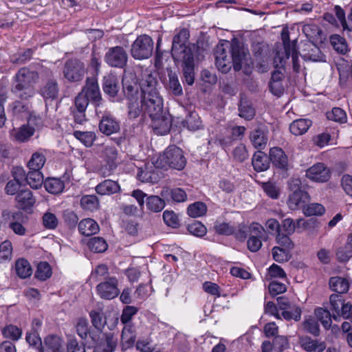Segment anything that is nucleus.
Returning a JSON list of instances; mask_svg holds the SVG:
<instances>
[{
	"label": "nucleus",
	"instance_id": "1",
	"mask_svg": "<svg viewBox=\"0 0 352 352\" xmlns=\"http://www.w3.org/2000/svg\"><path fill=\"white\" fill-rule=\"evenodd\" d=\"M248 54V49L238 38H234L231 41H223L214 51L215 65L223 74L228 73L232 67L234 71L239 72L242 69Z\"/></svg>",
	"mask_w": 352,
	"mask_h": 352
},
{
	"label": "nucleus",
	"instance_id": "2",
	"mask_svg": "<svg viewBox=\"0 0 352 352\" xmlns=\"http://www.w3.org/2000/svg\"><path fill=\"white\" fill-rule=\"evenodd\" d=\"M190 33L188 29L182 28L173 39L171 54L176 63H181L185 81L192 85L195 80V60L192 49L186 45Z\"/></svg>",
	"mask_w": 352,
	"mask_h": 352
},
{
	"label": "nucleus",
	"instance_id": "3",
	"mask_svg": "<svg viewBox=\"0 0 352 352\" xmlns=\"http://www.w3.org/2000/svg\"><path fill=\"white\" fill-rule=\"evenodd\" d=\"M157 78L151 74L140 79L141 94L138 104L140 115L148 113L151 116L159 112L162 113V111L165 110L162 97L157 88Z\"/></svg>",
	"mask_w": 352,
	"mask_h": 352
},
{
	"label": "nucleus",
	"instance_id": "4",
	"mask_svg": "<svg viewBox=\"0 0 352 352\" xmlns=\"http://www.w3.org/2000/svg\"><path fill=\"white\" fill-rule=\"evenodd\" d=\"M156 164L162 168H170L178 170H183L186 165L184 151L175 145L169 146L158 157Z\"/></svg>",
	"mask_w": 352,
	"mask_h": 352
},
{
	"label": "nucleus",
	"instance_id": "5",
	"mask_svg": "<svg viewBox=\"0 0 352 352\" xmlns=\"http://www.w3.org/2000/svg\"><path fill=\"white\" fill-rule=\"evenodd\" d=\"M122 91L128 100V116L131 119L137 118L140 116V109L138 104L140 100L139 89H140V80L139 83L127 78H122Z\"/></svg>",
	"mask_w": 352,
	"mask_h": 352
},
{
	"label": "nucleus",
	"instance_id": "6",
	"mask_svg": "<svg viewBox=\"0 0 352 352\" xmlns=\"http://www.w3.org/2000/svg\"><path fill=\"white\" fill-rule=\"evenodd\" d=\"M154 42L147 34L138 36L131 47V55L135 60H144L150 58L153 52Z\"/></svg>",
	"mask_w": 352,
	"mask_h": 352
},
{
	"label": "nucleus",
	"instance_id": "7",
	"mask_svg": "<svg viewBox=\"0 0 352 352\" xmlns=\"http://www.w3.org/2000/svg\"><path fill=\"white\" fill-rule=\"evenodd\" d=\"M85 64L78 58L67 60L63 66L64 77L70 82H78L82 80L86 73Z\"/></svg>",
	"mask_w": 352,
	"mask_h": 352
},
{
	"label": "nucleus",
	"instance_id": "8",
	"mask_svg": "<svg viewBox=\"0 0 352 352\" xmlns=\"http://www.w3.org/2000/svg\"><path fill=\"white\" fill-rule=\"evenodd\" d=\"M80 92L83 93L84 96L94 105L96 114L98 115L97 109L102 104V98L96 76L86 78L85 84Z\"/></svg>",
	"mask_w": 352,
	"mask_h": 352
},
{
	"label": "nucleus",
	"instance_id": "9",
	"mask_svg": "<svg viewBox=\"0 0 352 352\" xmlns=\"http://www.w3.org/2000/svg\"><path fill=\"white\" fill-rule=\"evenodd\" d=\"M105 62L111 67L124 68L128 60V54L121 46L110 47L104 56Z\"/></svg>",
	"mask_w": 352,
	"mask_h": 352
},
{
	"label": "nucleus",
	"instance_id": "10",
	"mask_svg": "<svg viewBox=\"0 0 352 352\" xmlns=\"http://www.w3.org/2000/svg\"><path fill=\"white\" fill-rule=\"evenodd\" d=\"M151 120V126L155 133L165 135L168 133L172 126L171 116L166 110L162 111L149 116Z\"/></svg>",
	"mask_w": 352,
	"mask_h": 352
},
{
	"label": "nucleus",
	"instance_id": "11",
	"mask_svg": "<svg viewBox=\"0 0 352 352\" xmlns=\"http://www.w3.org/2000/svg\"><path fill=\"white\" fill-rule=\"evenodd\" d=\"M39 93L45 100H54L58 98L59 94L58 83L51 71L46 72V78L40 88Z\"/></svg>",
	"mask_w": 352,
	"mask_h": 352
},
{
	"label": "nucleus",
	"instance_id": "12",
	"mask_svg": "<svg viewBox=\"0 0 352 352\" xmlns=\"http://www.w3.org/2000/svg\"><path fill=\"white\" fill-rule=\"evenodd\" d=\"M118 279L111 277L108 280L100 282L96 287L98 294L103 299L111 300L117 297L120 293L118 288Z\"/></svg>",
	"mask_w": 352,
	"mask_h": 352
},
{
	"label": "nucleus",
	"instance_id": "13",
	"mask_svg": "<svg viewBox=\"0 0 352 352\" xmlns=\"http://www.w3.org/2000/svg\"><path fill=\"white\" fill-rule=\"evenodd\" d=\"M98 128L102 133L111 135L120 131V124L111 113H104L101 117Z\"/></svg>",
	"mask_w": 352,
	"mask_h": 352
},
{
	"label": "nucleus",
	"instance_id": "14",
	"mask_svg": "<svg viewBox=\"0 0 352 352\" xmlns=\"http://www.w3.org/2000/svg\"><path fill=\"white\" fill-rule=\"evenodd\" d=\"M306 177L317 182H326L331 177L330 170L323 163H317L306 171Z\"/></svg>",
	"mask_w": 352,
	"mask_h": 352
},
{
	"label": "nucleus",
	"instance_id": "15",
	"mask_svg": "<svg viewBox=\"0 0 352 352\" xmlns=\"http://www.w3.org/2000/svg\"><path fill=\"white\" fill-rule=\"evenodd\" d=\"M302 58L305 60L313 62H325V56L322 53L320 48L310 41H306L302 49Z\"/></svg>",
	"mask_w": 352,
	"mask_h": 352
},
{
	"label": "nucleus",
	"instance_id": "16",
	"mask_svg": "<svg viewBox=\"0 0 352 352\" xmlns=\"http://www.w3.org/2000/svg\"><path fill=\"white\" fill-rule=\"evenodd\" d=\"M14 84L24 85L28 87H34V84L38 79V74L35 71H31L26 67L20 69L14 76Z\"/></svg>",
	"mask_w": 352,
	"mask_h": 352
},
{
	"label": "nucleus",
	"instance_id": "17",
	"mask_svg": "<svg viewBox=\"0 0 352 352\" xmlns=\"http://www.w3.org/2000/svg\"><path fill=\"white\" fill-rule=\"evenodd\" d=\"M281 39L283 43L285 56H280L279 53H277V54L274 57V63L276 64V67H278V65L277 64L278 59L282 67L285 65L286 60H288L290 57L291 50L293 49L294 42H296V47H297L296 40H294L292 42L290 41L289 32L287 28H283V30H282Z\"/></svg>",
	"mask_w": 352,
	"mask_h": 352
},
{
	"label": "nucleus",
	"instance_id": "18",
	"mask_svg": "<svg viewBox=\"0 0 352 352\" xmlns=\"http://www.w3.org/2000/svg\"><path fill=\"white\" fill-rule=\"evenodd\" d=\"M269 155L273 166L284 171L288 170V158L282 148L279 147L270 148Z\"/></svg>",
	"mask_w": 352,
	"mask_h": 352
},
{
	"label": "nucleus",
	"instance_id": "19",
	"mask_svg": "<svg viewBox=\"0 0 352 352\" xmlns=\"http://www.w3.org/2000/svg\"><path fill=\"white\" fill-rule=\"evenodd\" d=\"M309 200L310 196L307 191L294 192L289 194L287 204L292 210L303 209Z\"/></svg>",
	"mask_w": 352,
	"mask_h": 352
},
{
	"label": "nucleus",
	"instance_id": "20",
	"mask_svg": "<svg viewBox=\"0 0 352 352\" xmlns=\"http://www.w3.org/2000/svg\"><path fill=\"white\" fill-rule=\"evenodd\" d=\"M298 343L307 352H322L327 347L324 342L312 339L308 336H299Z\"/></svg>",
	"mask_w": 352,
	"mask_h": 352
},
{
	"label": "nucleus",
	"instance_id": "21",
	"mask_svg": "<svg viewBox=\"0 0 352 352\" xmlns=\"http://www.w3.org/2000/svg\"><path fill=\"white\" fill-rule=\"evenodd\" d=\"M63 340L54 335H49L44 339L41 352H64Z\"/></svg>",
	"mask_w": 352,
	"mask_h": 352
},
{
	"label": "nucleus",
	"instance_id": "22",
	"mask_svg": "<svg viewBox=\"0 0 352 352\" xmlns=\"http://www.w3.org/2000/svg\"><path fill=\"white\" fill-rule=\"evenodd\" d=\"M118 151L113 146H105L102 151V157L107 162L109 170L108 173L104 171L102 173L103 177H107L111 175V173L117 167L116 160L118 158Z\"/></svg>",
	"mask_w": 352,
	"mask_h": 352
},
{
	"label": "nucleus",
	"instance_id": "23",
	"mask_svg": "<svg viewBox=\"0 0 352 352\" xmlns=\"http://www.w3.org/2000/svg\"><path fill=\"white\" fill-rule=\"evenodd\" d=\"M260 232H264V228L258 223H252L250 226H248L245 224H241L239 226L236 232L234 231L235 238L240 241H244L248 235L252 234H257Z\"/></svg>",
	"mask_w": 352,
	"mask_h": 352
},
{
	"label": "nucleus",
	"instance_id": "24",
	"mask_svg": "<svg viewBox=\"0 0 352 352\" xmlns=\"http://www.w3.org/2000/svg\"><path fill=\"white\" fill-rule=\"evenodd\" d=\"M239 116L246 120H252L255 115L256 110L251 101L248 100L245 96H241L238 104Z\"/></svg>",
	"mask_w": 352,
	"mask_h": 352
},
{
	"label": "nucleus",
	"instance_id": "25",
	"mask_svg": "<svg viewBox=\"0 0 352 352\" xmlns=\"http://www.w3.org/2000/svg\"><path fill=\"white\" fill-rule=\"evenodd\" d=\"M252 164L256 172L267 170L270 165V155L261 151H258L252 157Z\"/></svg>",
	"mask_w": 352,
	"mask_h": 352
},
{
	"label": "nucleus",
	"instance_id": "26",
	"mask_svg": "<svg viewBox=\"0 0 352 352\" xmlns=\"http://www.w3.org/2000/svg\"><path fill=\"white\" fill-rule=\"evenodd\" d=\"M102 89L105 94L114 100L120 90L119 82L113 76H107L103 78Z\"/></svg>",
	"mask_w": 352,
	"mask_h": 352
},
{
	"label": "nucleus",
	"instance_id": "27",
	"mask_svg": "<svg viewBox=\"0 0 352 352\" xmlns=\"http://www.w3.org/2000/svg\"><path fill=\"white\" fill-rule=\"evenodd\" d=\"M78 228L79 232L84 236L96 234L100 230L98 223L91 218L81 220L78 224Z\"/></svg>",
	"mask_w": 352,
	"mask_h": 352
},
{
	"label": "nucleus",
	"instance_id": "28",
	"mask_svg": "<svg viewBox=\"0 0 352 352\" xmlns=\"http://www.w3.org/2000/svg\"><path fill=\"white\" fill-rule=\"evenodd\" d=\"M120 190V186L117 182L111 179H105L98 184L96 187V191L101 195H109Z\"/></svg>",
	"mask_w": 352,
	"mask_h": 352
},
{
	"label": "nucleus",
	"instance_id": "29",
	"mask_svg": "<svg viewBox=\"0 0 352 352\" xmlns=\"http://www.w3.org/2000/svg\"><path fill=\"white\" fill-rule=\"evenodd\" d=\"M16 200L19 207L22 210H27L35 204V199L32 192L28 189L20 190L16 196Z\"/></svg>",
	"mask_w": 352,
	"mask_h": 352
},
{
	"label": "nucleus",
	"instance_id": "30",
	"mask_svg": "<svg viewBox=\"0 0 352 352\" xmlns=\"http://www.w3.org/2000/svg\"><path fill=\"white\" fill-rule=\"evenodd\" d=\"M312 124L309 119L300 118L293 121L289 125V131L294 135L305 133Z\"/></svg>",
	"mask_w": 352,
	"mask_h": 352
},
{
	"label": "nucleus",
	"instance_id": "31",
	"mask_svg": "<svg viewBox=\"0 0 352 352\" xmlns=\"http://www.w3.org/2000/svg\"><path fill=\"white\" fill-rule=\"evenodd\" d=\"M250 138L256 148H264L267 142V134L261 128L254 129L250 133Z\"/></svg>",
	"mask_w": 352,
	"mask_h": 352
},
{
	"label": "nucleus",
	"instance_id": "32",
	"mask_svg": "<svg viewBox=\"0 0 352 352\" xmlns=\"http://www.w3.org/2000/svg\"><path fill=\"white\" fill-rule=\"evenodd\" d=\"M76 332L82 340H86L89 335L91 340L97 342L96 334L90 331L88 320L86 318H80L76 325Z\"/></svg>",
	"mask_w": 352,
	"mask_h": 352
},
{
	"label": "nucleus",
	"instance_id": "33",
	"mask_svg": "<svg viewBox=\"0 0 352 352\" xmlns=\"http://www.w3.org/2000/svg\"><path fill=\"white\" fill-rule=\"evenodd\" d=\"M329 285L333 291L338 293V294L346 293L350 285L349 282L346 278L340 276L330 278Z\"/></svg>",
	"mask_w": 352,
	"mask_h": 352
},
{
	"label": "nucleus",
	"instance_id": "34",
	"mask_svg": "<svg viewBox=\"0 0 352 352\" xmlns=\"http://www.w3.org/2000/svg\"><path fill=\"white\" fill-rule=\"evenodd\" d=\"M11 92L21 100H28L35 94L34 87H28L14 83L12 86Z\"/></svg>",
	"mask_w": 352,
	"mask_h": 352
},
{
	"label": "nucleus",
	"instance_id": "35",
	"mask_svg": "<svg viewBox=\"0 0 352 352\" xmlns=\"http://www.w3.org/2000/svg\"><path fill=\"white\" fill-rule=\"evenodd\" d=\"M314 314L317 318L316 320L320 321L325 329H328L331 327L333 314L330 313L328 307H318L315 309Z\"/></svg>",
	"mask_w": 352,
	"mask_h": 352
},
{
	"label": "nucleus",
	"instance_id": "36",
	"mask_svg": "<svg viewBox=\"0 0 352 352\" xmlns=\"http://www.w3.org/2000/svg\"><path fill=\"white\" fill-rule=\"evenodd\" d=\"M44 186L48 192L54 195L62 192L65 188L64 182L54 177L47 178L44 182Z\"/></svg>",
	"mask_w": 352,
	"mask_h": 352
},
{
	"label": "nucleus",
	"instance_id": "37",
	"mask_svg": "<svg viewBox=\"0 0 352 352\" xmlns=\"http://www.w3.org/2000/svg\"><path fill=\"white\" fill-rule=\"evenodd\" d=\"M15 271L21 278H26L32 274L30 263L25 258H19L15 263Z\"/></svg>",
	"mask_w": 352,
	"mask_h": 352
},
{
	"label": "nucleus",
	"instance_id": "38",
	"mask_svg": "<svg viewBox=\"0 0 352 352\" xmlns=\"http://www.w3.org/2000/svg\"><path fill=\"white\" fill-rule=\"evenodd\" d=\"M44 177L41 170H30L28 173L26 184H29L31 188L38 189L43 184Z\"/></svg>",
	"mask_w": 352,
	"mask_h": 352
},
{
	"label": "nucleus",
	"instance_id": "39",
	"mask_svg": "<svg viewBox=\"0 0 352 352\" xmlns=\"http://www.w3.org/2000/svg\"><path fill=\"white\" fill-rule=\"evenodd\" d=\"M168 89L175 96H181L183 95L182 87L179 81L178 77L175 73L172 71L168 72Z\"/></svg>",
	"mask_w": 352,
	"mask_h": 352
},
{
	"label": "nucleus",
	"instance_id": "40",
	"mask_svg": "<svg viewBox=\"0 0 352 352\" xmlns=\"http://www.w3.org/2000/svg\"><path fill=\"white\" fill-rule=\"evenodd\" d=\"M146 206L148 210L158 212L162 211L165 207V201L159 196L151 195L146 198Z\"/></svg>",
	"mask_w": 352,
	"mask_h": 352
},
{
	"label": "nucleus",
	"instance_id": "41",
	"mask_svg": "<svg viewBox=\"0 0 352 352\" xmlns=\"http://www.w3.org/2000/svg\"><path fill=\"white\" fill-rule=\"evenodd\" d=\"M80 206L85 210L93 212L99 208L100 203L97 196L89 195L82 197Z\"/></svg>",
	"mask_w": 352,
	"mask_h": 352
},
{
	"label": "nucleus",
	"instance_id": "42",
	"mask_svg": "<svg viewBox=\"0 0 352 352\" xmlns=\"http://www.w3.org/2000/svg\"><path fill=\"white\" fill-rule=\"evenodd\" d=\"M301 327L306 333H309L316 337L320 335V331L318 320L313 317L309 316L305 318L301 324Z\"/></svg>",
	"mask_w": 352,
	"mask_h": 352
},
{
	"label": "nucleus",
	"instance_id": "43",
	"mask_svg": "<svg viewBox=\"0 0 352 352\" xmlns=\"http://www.w3.org/2000/svg\"><path fill=\"white\" fill-rule=\"evenodd\" d=\"M182 124L190 131H196L201 127V121L196 112H190L182 122Z\"/></svg>",
	"mask_w": 352,
	"mask_h": 352
},
{
	"label": "nucleus",
	"instance_id": "44",
	"mask_svg": "<svg viewBox=\"0 0 352 352\" xmlns=\"http://www.w3.org/2000/svg\"><path fill=\"white\" fill-rule=\"evenodd\" d=\"M344 301V300L340 294H333L329 297V309L331 310L333 318L335 320L337 319ZM327 307L329 308V307Z\"/></svg>",
	"mask_w": 352,
	"mask_h": 352
},
{
	"label": "nucleus",
	"instance_id": "45",
	"mask_svg": "<svg viewBox=\"0 0 352 352\" xmlns=\"http://www.w3.org/2000/svg\"><path fill=\"white\" fill-rule=\"evenodd\" d=\"M74 136L87 147L91 146L96 138V133L92 131H75Z\"/></svg>",
	"mask_w": 352,
	"mask_h": 352
},
{
	"label": "nucleus",
	"instance_id": "46",
	"mask_svg": "<svg viewBox=\"0 0 352 352\" xmlns=\"http://www.w3.org/2000/svg\"><path fill=\"white\" fill-rule=\"evenodd\" d=\"M89 250L96 253L104 252L108 247L106 241L102 237L91 238L87 244Z\"/></svg>",
	"mask_w": 352,
	"mask_h": 352
},
{
	"label": "nucleus",
	"instance_id": "47",
	"mask_svg": "<svg viewBox=\"0 0 352 352\" xmlns=\"http://www.w3.org/2000/svg\"><path fill=\"white\" fill-rule=\"evenodd\" d=\"M207 212L206 205L201 201H197L190 205L187 208V213L190 217H199L206 214Z\"/></svg>",
	"mask_w": 352,
	"mask_h": 352
},
{
	"label": "nucleus",
	"instance_id": "48",
	"mask_svg": "<svg viewBox=\"0 0 352 352\" xmlns=\"http://www.w3.org/2000/svg\"><path fill=\"white\" fill-rule=\"evenodd\" d=\"M89 317L93 327L98 331H102L106 324V319L104 318L103 314L96 310H92L89 312Z\"/></svg>",
	"mask_w": 352,
	"mask_h": 352
},
{
	"label": "nucleus",
	"instance_id": "49",
	"mask_svg": "<svg viewBox=\"0 0 352 352\" xmlns=\"http://www.w3.org/2000/svg\"><path fill=\"white\" fill-rule=\"evenodd\" d=\"M187 230L197 237H203L207 233L206 227L200 221L195 220L188 224Z\"/></svg>",
	"mask_w": 352,
	"mask_h": 352
},
{
	"label": "nucleus",
	"instance_id": "50",
	"mask_svg": "<svg viewBox=\"0 0 352 352\" xmlns=\"http://www.w3.org/2000/svg\"><path fill=\"white\" fill-rule=\"evenodd\" d=\"M52 275L51 267L47 262H41L38 264L34 274L36 278L40 280H45Z\"/></svg>",
	"mask_w": 352,
	"mask_h": 352
},
{
	"label": "nucleus",
	"instance_id": "51",
	"mask_svg": "<svg viewBox=\"0 0 352 352\" xmlns=\"http://www.w3.org/2000/svg\"><path fill=\"white\" fill-rule=\"evenodd\" d=\"M34 128L24 124L15 133L14 137L17 141L24 142L28 141L34 135Z\"/></svg>",
	"mask_w": 352,
	"mask_h": 352
},
{
	"label": "nucleus",
	"instance_id": "52",
	"mask_svg": "<svg viewBox=\"0 0 352 352\" xmlns=\"http://www.w3.org/2000/svg\"><path fill=\"white\" fill-rule=\"evenodd\" d=\"M45 157L43 154L36 152L32 154V157L28 163L30 170H41L45 162Z\"/></svg>",
	"mask_w": 352,
	"mask_h": 352
},
{
	"label": "nucleus",
	"instance_id": "53",
	"mask_svg": "<svg viewBox=\"0 0 352 352\" xmlns=\"http://www.w3.org/2000/svg\"><path fill=\"white\" fill-rule=\"evenodd\" d=\"M302 210L305 216H320L324 213L325 208L320 204L312 203L308 204L307 203Z\"/></svg>",
	"mask_w": 352,
	"mask_h": 352
},
{
	"label": "nucleus",
	"instance_id": "54",
	"mask_svg": "<svg viewBox=\"0 0 352 352\" xmlns=\"http://www.w3.org/2000/svg\"><path fill=\"white\" fill-rule=\"evenodd\" d=\"M2 334L5 338L17 341L21 337L22 330L15 325L9 324L2 329Z\"/></svg>",
	"mask_w": 352,
	"mask_h": 352
},
{
	"label": "nucleus",
	"instance_id": "55",
	"mask_svg": "<svg viewBox=\"0 0 352 352\" xmlns=\"http://www.w3.org/2000/svg\"><path fill=\"white\" fill-rule=\"evenodd\" d=\"M105 336L106 347H98L94 352H113L117 346V338L113 333H107Z\"/></svg>",
	"mask_w": 352,
	"mask_h": 352
},
{
	"label": "nucleus",
	"instance_id": "56",
	"mask_svg": "<svg viewBox=\"0 0 352 352\" xmlns=\"http://www.w3.org/2000/svg\"><path fill=\"white\" fill-rule=\"evenodd\" d=\"M63 219L65 226L70 230L76 228L78 217L74 211L67 209L63 212Z\"/></svg>",
	"mask_w": 352,
	"mask_h": 352
},
{
	"label": "nucleus",
	"instance_id": "57",
	"mask_svg": "<svg viewBox=\"0 0 352 352\" xmlns=\"http://www.w3.org/2000/svg\"><path fill=\"white\" fill-rule=\"evenodd\" d=\"M329 120L340 123H345L347 121L346 112L339 107H334L331 111L327 113Z\"/></svg>",
	"mask_w": 352,
	"mask_h": 352
},
{
	"label": "nucleus",
	"instance_id": "58",
	"mask_svg": "<svg viewBox=\"0 0 352 352\" xmlns=\"http://www.w3.org/2000/svg\"><path fill=\"white\" fill-rule=\"evenodd\" d=\"M91 276L96 281H104L111 278L109 276V268L105 264L98 265L94 271L92 272Z\"/></svg>",
	"mask_w": 352,
	"mask_h": 352
},
{
	"label": "nucleus",
	"instance_id": "59",
	"mask_svg": "<svg viewBox=\"0 0 352 352\" xmlns=\"http://www.w3.org/2000/svg\"><path fill=\"white\" fill-rule=\"evenodd\" d=\"M272 254L273 258L278 263L286 262L291 258L289 250L280 247H274Z\"/></svg>",
	"mask_w": 352,
	"mask_h": 352
},
{
	"label": "nucleus",
	"instance_id": "60",
	"mask_svg": "<svg viewBox=\"0 0 352 352\" xmlns=\"http://www.w3.org/2000/svg\"><path fill=\"white\" fill-rule=\"evenodd\" d=\"M330 41L333 48L342 54L347 51V45L345 39L338 34H333L330 36Z\"/></svg>",
	"mask_w": 352,
	"mask_h": 352
},
{
	"label": "nucleus",
	"instance_id": "61",
	"mask_svg": "<svg viewBox=\"0 0 352 352\" xmlns=\"http://www.w3.org/2000/svg\"><path fill=\"white\" fill-rule=\"evenodd\" d=\"M264 232H260L257 234H252L247 242L248 248L250 252H256L262 246L261 239Z\"/></svg>",
	"mask_w": 352,
	"mask_h": 352
},
{
	"label": "nucleus",
	"instance_id": "62",
	"mask_svg": "<svg viewBox=\"0 0 352 352\" xmlns=\"http://www.w3.org/2000/svg\"><path fill=\"white\" fill-rule=\"evenodd\" d=\"M261 187L265 194L273 199H277L280 195V190L276 185L272 182L261 183Z\"/></svg>",
	"mask_w": 352,
	"mask_h": 352
},
{
	"label": "nucleus",
	"instance_id": "63",
	"mask_svg": "<svg viewBox=\"0 0 352 352\" xmlns=\"http://www.w3.org/2000/svg\"><path fill=\"white\" fill-rule=\"evenodd\" d=\"M163 219L168 226L173 228H177L180 226L178 216L172 210H165L163 213Z\"/></svg>",
	"mask_w": 352,
	"mask_h": 352
},
{
	"label": "nucleus",
	"instance_id": "64",
	"mask_svg": "<svg viewBox=\"0 0 352 352\" xmlns=\"http://www.w3.org/2000/svg\"><path fill=\"white\" fill-rule=\"evenodd\" d=\"M214 229L219 234L226 236L233 234L236 230L233 226L230 225L229 223L226 222H216L214 226Z\"/></svg>",
	"mask_w": 352,
	"mask_h": 352
}]
</instances>
